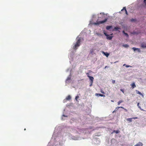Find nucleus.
<instances>
[{
  "instance_id": "f257e3e1",
  "label": "nucleus",
  "mask_w": 146,
  "mask_h": 146,
  "mask_svg": "<svg viewBox=\"0 0 146 146\" xmlns=\"http://www.w3.org/2000/svg\"><path fill=\"white\" fill-rule=\"evenodd\" d=\"M76 42L74 44V46L73 47V48L75 50H76L77 47H79L80 45V42L81 41V39L79 37H78L76 38Z\"/></svg>"
},
{
  "instance_id": "f03ea898",
  "label": "nucleus",
  "mask_w": 146,
  "mask_h": 146,
  "mask_svg": "<svg viewBox=\"0 0 146 146\" xmlns=\"http://www.w3.org/2000/svg\"><path fill=\"white\" fill-rule=\"evenodd\" d=\"M107 20V19H106L102 21H100L98 22H97L96 23H94V25H98L100 24H102L106 22Z\"/></svg>"
},
{
  "instance_id": "7ed1b4c3",
  "label": "nucleus",
  "mask_w": 146,
  "mask_h": 146,
  "mask_svg": "<svg viewBox=\"0 0 146 146\" xmlns=\"http://www.w3.org/2000/svg\"><path fill=\"white\" fill-rule=\"evenodd\" d=\"M104 34L107 36V39L109 40H111L112 39L113 37V36H110V35H108L106 33L104 32Z\"/></svg>"
},
{
  "instance_id": "20e7f679",
  "label": "nucleus",
  "mask_w": 146,
  "mask_h": 146,
  "mask_svg": "<svg viewBox=\"0 0 146 146\" xmlns=\"http://www.w3.org/2000/svg\"><path fill=\"white\" fill-rule=\"evenodd\" d=\"M138 118L137 117H133V118H127V121H129V122H131L132 121V119H137Z\"/></svg>"
},
{
  "instance_id": "39448f33",
  "label": "nucleus",
  "mask_w": 146,
  "mask_h": 146,
  "mask_svg": "<svg viewBox=\"0 0 146 146\" xmlns=\"http://www.w3.org/2000/svg\"><path fill=\"white\" fill-rule=\"evenodd\" d=\"M141 47L143 48H146V43L143 42L141 44Z\"/></svg>"
},
{
  "instance_id": "423d86ee",
  "label": "nucleus",
  "mask_w": 146,
  "mask_h": 146,
  "mask_svg": "<svg viewBox=\"0 0 146 146\" xmlns=\"http://www.w3.org/2000/svg\"><path fill=\"white\" fill-rule=\"evenodd\" d=\"M87 76L89 78V79L90 80V82H92V83L93 82V81L94 79V78L92 76H89V75H87Z\"/></svg>"
},
{
  "instance_id": "0eeeda50",
  "label": "nucleus",
  "mask_w": 146,
  "mask_h": 146,
  "mask_svg": "<svg viewBox=\"0 0 146 146\" xmlns=\"http://www.w3.org/2000/svg\"><path fill=\"white\" fill-rule=\"evenodd\" d=\"M143 144L141 142H139L134 146H143Z\"/></svg>"
},
{
  "instance_id": "6e6552de",
  "label": "nucleus",
  "mask_w": 146,
  "mask_h": 146,
  "mask_svg": "<svg viewBox=\"0 0 146 146\" xmlns=\"http://www.w3.org/2000/svg\"><path fill=\"white\" fill-rule=\"evenodd\" d=\"M132 49L134 51H135L136 50H137L139 52H140V49L139 48H135V47H133L132 48Z\"/></svg>"
},
{
  "instance_id": "1a4fd4ad",
  "label": "nucleus",
  "mask_w": 146,
  "mask_h": 146,
  "mask_svg": "<svg viewBox=\"0 0 146 146\" xmlns=\"http://www.w3.org/2000/svg\"><path fill=\"white\" fill-rule=\"evenodd\" d=\"M125 10V13L127 15H128V13H127V11L126 10V7H123V9L121 10V11H123V10Z\"/></svg>"
},
{
  "instance_id": "9d476101",
  "label": "nucleus",
  "mask_w": 146,
  "mask_h": 146,
  "mask_svg": "<svg viewBox=\"0 0 146 146\" xmlns=\"http://www.w3.org/2000/svg\"><path fill=\"white\" fill-rule=\"evenodd\" d=\"M71 98L70 96L68 95L66 97V100H69L71 99Z\"/></svg>"
},
{
  "instance_id": "9b49d317",
  "label": "nucleus",
  "mask_w": 146,
  "mask_h": 146,
  "mask_svg": "<svg viewBox=\"0 0 146 146\" xmlns=\"http://www.w3.org/2000/svg\"><path fill=\"white\" fill-rule=\"evenodd\" d=\"M96 96H101V97H105V96L104 95H103V94H96Z\"/></svg>"
},
{
  "instance_id": "f8f14e48",
  "label": "nucleus",
  "mask_w": 146,
  "mask_h": 146,
  "mask_svg": "<svg viewBox=\"0 0 146 146\" xmlns=\"http://www.w3.org/2000/svg\"><path fill=\"white\" fill-rule=\"evenodd\" d=\"M136 93L137 94H139L141 95H142V96H143V95L139 91L137 90H136Z\"/></svg>"
},
{
  "instance_id": "ddd939ff",
  "label": "nucleus",
  "mask_w": 146,
  "mask_h": 146,
  "mask_svg": "<svg viewBox=\"0 0 146 146\" xmlns=\"http://www.w3.org/2000/svg\"><path fill=\"white\" fill-rule=\"evenodd\" d=\"M119 108H123V109H124V108L123 107H121V106H120L119 107H118L116 108L115 110V111H117L118 109Z\"/></svg>"
},
{
  "instance_id": "4468645a",
  "label": "nucleus",
  "mask_w": 146,
  "mask_h": 146,
  "mask_svg": "<svg viewBox=\"0 0 146 146\" xmlns=\"http://www.w3.org/2000/svg\"><path fill=\"white\" fill-rule=\"evenodd\" d=\"M132 87L133 88L136 87V85L134 83H133L131 85Z\"/></svg>"
},
{
  "instance_id": "2eb2a0df",
  "label": "nucleus",
  "mask_w": 146,
  "mask_h": 146,
  "mask_svg": "<svg viewBox=\"0 0 146 146\" xmlns=\"http://www.w3.org/2000/svg\"><path fill=\"white\" fill-rule=\"evenodd\" d=\"M104 54L107 57L109 55V54L107 52H103Z\"/></svg>"
},
{
  "instance_id": "dca6fc26",
  "label": "nucleus",
  "mask_w": 146,
  "mask_h": 146,
  "mask_svg": "<svg viewBox=\"0 0 146 146\" xmlns=\"http://www.w3.org/2000/svg\"><path fill=\"white\" fill-rule=\"evenodd\" d=\"M112 27L111 26H107L106 27V29L107 30H109Z\"/></svg>"
},
{
  "instance_id": "f3484780",
  "label": "nucleus",
  "mask_w": 146,
  "mask_h": 146,
  "mask_svg": "<svg viewBox=\"0 0 146 146\" xmlns=\"http://www.w3.org/2000/svg\"><path fill=\"white\" fill-rule=\"evenodd\" d=\"M123 33L125 34V36H126L127 37H128L129 36L128 34L127 33H125L124 31H123Z\"/></svg>"
},
{
  "instance_id": "a211bd4d",
  "label": "nucleus",
  "mask_w": 146,
  "mask_h": 146,
  "mask_svg": "<svg viewBox=\"0 0 146 146\" xmlns=\"http://www.w3.org/2000/svg\"><path fill=\"white\" fill-rule=\"evenodd\" d=\"M123 102V100H120L119 101L117 102V104L118 105H119L121 103Z\"/></svg>"
},
{
  "instance_id": "6ab92c4d",
  "label": "nucleus",
  "mask_w": 146,
  "mask_h": 146,
  "mask_svg": "<svg viewBox=\"0 0 146 146\" xmlns=\"http://www.w3.org/2000/svg\"><path fill=\"white\" fill-rule=\"evenodd\" d=\"M115 132L116 133H118L119 132V130H114L113 131V133Z\"/></svg>"
},
{
  "instance_id": "aec40b11",
  "label": "nucleus",
  "mask_w": 146,
  "mask_h": 146,
  "mask_svg": "<svg viewBox=\"0 0 146 146\" xmlns=\"http://www.w3.org/2000/svg\"><path fill=\"white\" fill-rule=\"evenodd\" d=\"M71 76H69V77H68L67 79H66V80H71Z\"/></svg>"
},
{
  "instance_id": "412c9836",
  "label": "nucleus",
  "mask_w": 146,
  "mask_h": 146,
  "mask_svg": "<svg viewBox=\"0 0 146 146\" xmlns=\"http://www.w3.org/2000/svg\"><path fill=\"white\" fill-rule=\"evenodd\" d=\"M143 2H144V6H146V0H144Z\"/></svg>"
},
{
  "instance_id": "4be33fe9",
  "label": "nucleus",
  "mask_w": 146,
  "mask_h": 146,
  "mask_svg": "<svg viewBox=\"0 0 146 146\" xmlns=\"http://www.w3.org/2000/svg\"><path fill=\"white\" fill-rule=\"evenodd\" d=\"M123 46L127 48L129 47V46L127 44H125L123 45Z\"/></svg>"
},
{
  "instance_id": "5701e85b",
  "label": "nucleus",
  "mask_w": 146,
  "mask_h": 146,
  "mask_svg": "<svg viewBox=\"0 0 146 146\" xmlns=\"http://www.w3.org/2000/svg\"><path fill=\"white\" fill-rule=\"evenodd\" d=\"M114 29L115 30L117 31L119 29V28L117 27H114Z\"/></svg>"
},
{
  "instance_id": "b1692460",
  "label": "nucleus",
  "mask_w": 146,
  "mask_h": 146,
  "mask_svg": "<svg viewBox=\"0 0 146 146\" xmlns=\"http://www.w3.org/2000/svg\"><path fill=\"white\" fill-rule=\"evenodd\" d=\"M79 98V96H77L76 97L75 99L77 101V99Z\"/></svg>"
},
{
  "instance_id": "393cba45",
  "label": "nucleus",
  "mask_w": 146,
  "mask_h": 146,
  "mask_svg": "<svg viewBox=\"0 0 146 146\" xmlns=\"http://www.w3.org/2000/svg\"><path fill=\"white\" fill-rule=\"evenodd\" d=\"M137 106H138V108H139L140 109H141L140 106H139V103H138L137 104Z\"/></svg>"
},
{
  "instance_id": "a878e982",
  "label": "nucleus",
  "mask_w": 146,
  "mask_h": 146,
  "mask_svg": "<svg viewBox=\"0 0 146 146\" xmlns=\"http://www.w3.org/2000/svg\"><path fill=\"white\" fill-rule=\"evenodd\" d=\"M100 92H101L102 93H103V94H104V93H104V92L103 90H102V89L101 90H100Z\"/></svg>"
},
{
  "instance_id": "bb28decb",
  "label": "nucleus",
  "mask_w": 146,
  "mask_h": 146,
  "mask_svg": "<svg viewBox=\"0 0 146 146\" xmlns=\"http://www.w3.org/2000/svg\"><path fill=\"white\" fill-rule=\"evenodd\" d=\"M135 21V19H131V21H132H132Z\"/></svg>"
},
{
  "instance_id": "cd10ccee",
  "label": "nucleus",
  "mask_w": 146,
  "mask_h": 146,
  "mask_svg": "<svg viewBox=\"0 0 146 146\" xmlns=\"http://www.w3.org/2000/svg\"><path fill=\"white\" fill-rule=\"evenodd\" d=\"M120 90L123 93H124V90L123 89H120Z\"/></svg>"
},
{
  "instance_id": "c85d7f7f",
  "label": "nucleus",
  "mask_w": 146,
  "mask_h": 146,
  "mask_svg": "<svg viewBox=\"0 0 146 146\" xmlns=\"http://www.w3.org/2000/svg\"><path fill=\"white\" fill-rule=\"evenodd\" d=\"M90 86H91L92 85L93 82L92 83V82H90Z\"/></svg>"
},
{
  "instance_id": "c756f323",
  "label": "nucleus",
  "mask_w": 146,
  "mask_h": 146,
  "mask_svg": "<svg viewBox=\"0 0 146 146\" xmlns=\"http://www.w3.org/2000/svg\"><path fill=\"white\" fill-rule=\"evenodd\" d=\"M112 82L113 84H114L115 83V80H113L112 81Z\"/></svg>"
},
{
  "instance_id": "7c9ffc66",
  "label": "nucleus",
  "mask_w": 146,
  "mask_h": 146,
  "mask_svg": "<svg viewBox=\"0 0 146 146\" xmlns=\"http://www.w3.org/2000/svg\"><path fill=\"white\" fill-rule=\"evenodd\" d=\"M123 109L125 110V111H126L127 112V110H126V109H125L124 108V109Z\"/></svg>"
},
{
  "instance_id": "2f4dec72",
  "label": "nucleus",
  "mask_w": 146,
  "mask_h": 146,
  "mask_svg": "<svg viewBox=\"0 0 146 146\" xmlns=\"http://www.w3.org/2000/svg\"><path fill=\"white\" fill-rule=\"evenodd\" d=\"M129 66H127V65H126V67H129Z\"/></svg>"
},
{
  "instance_id": "473e14b6",
  "label": "nucleus",
  "mask_w": 146,
  "mask_h": 146,
  "mask_svg": "<svg viewBox=\"0 0 146 146\" xmlns=\"http://www.w3.org/2000/svg\"><path fill=\"white\" fill-rule=\"evenodd\" d=\"M86 74L87 75H89V73H86Z\"/></svg>"
},
{
  "instance_id": "72a5a7b5",
  "label": "nucleus",
  "mask_w": 146,
  "mask_h": 146,
  "mask_svg": "<svg viewBox=\"0 0 146 146\" xmlns=\"http://www.w3.org/2000/svg\"><path fill=\"white\" fill-rule=\"evenodd\" d=\"M115 111H115V110H114V111H113V112H112V113H114V112H115Z\"/></svg>"
},
{
  "instance_id": "f704fd0d",
  "label": "nucleus",
  "mask_w": 146,
  "mask_h": 146,
  "mask_svg": "<svg viewBox=\"0 0 146 146\" xmlns=\"http://www.w3.org/2000/svg\"><path fill=\"white\" fill-rule=\"evenodd\" d=\"M107 66H106L105 67V68H107Z\"/></svg>"
},
{
  "instance_id": "c9c22d12",
  "label": "nucleus",
  "mask_w": 146,
  "mask_h": 146,
  "mask_svg": "<svg viewBox=\"0 0 146 146\" xmlns=\"http://www.w3.org/2000/svg\"><path fill=\"white\" fill-rule=\"evenodd\" d=\"M125 64H124L123 65V66H125Z\"/></svg>"
},
{
  "instance_id": "e433bc0d",
  "label": "nucleus",
  "mask_w": 146,
  "mask_h": 146,
  "mask_svg": "<svg viewBox=\"0 0 146 146\" xmlns=\"http://www.w3.org/2000/svg\"><path fill=\"white\" fill-rule=\"evenodd\" d=\"M102 14H104V13H102Z\"/></svg>"
},
{
  "instance_id": "4c0bfd02",
  "label": "nucleus",
  "mask_w": 146,
  "mask_h": 146,
  "mask_svg": "<svg viewBox=\"0 0 146 146\" xmlns=\"http://www.w3.org/2000/svg\"><path fill=\"white\" fill-rule=\"evenodd\" d=\"M24 130H26V129H25Z\"/></svg>"
}]
</instances>
